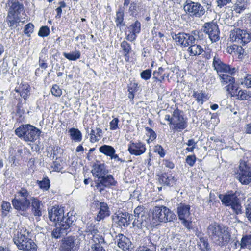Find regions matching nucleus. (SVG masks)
I'll return each instance as SVG.
<instances>
[{"label":"nucleus","instance_id":"27","mask_svg":"<svg viewBox=\"0 0 251 251\" xmlns=\"http://www.w3.org/2000/svg\"><path fill=\"white\" fill-rule=\"evenodd\" d=\"M99 151L101 153L110 157L116 152V151L113 147L107 145H104L100 147Z\"/></svg>","mask_w":251,"mask_h":251},{"label":"nucleus","instance_id":"59","mask_svg":"<svg viewBox=\"0 0 251 251\" xmlns=\"http://www.w3.org/2000/svg\"><path fill=\"white\" fill-rule=\"evenodd\" d=\"M144 208L143 206H138L136 207L134 211V216H144Z\"/></svg>","mask_w":251,"mask_h":251},{"label":"nucleus","instance_id":"43","mask_svg":"<svg viewBox=\"0 0 251 251\" xmlns=\"http://www.w3.org/2000/svg\"><path fill=\"white\" fill-rule=\"evenodd\" d=\"M128 29L129 31L138 34L141 30V24L138 21H136L134 24L128 27Z\"/></svg>","mask_w":251,"mask_h":251},{"label":"nucleus","instance_id":"13","mask_svg":"<svg viewBox=\"0 0 251 251\" xmlns=\"http://www.w3.org/2000/svg\"><path fill=\"white\" fill-rule=\"evenodd\" d=\"M212 66L215 70L219 73H228L231 75H233L236 72L235 68H231L229 65L224 63L218 56H214Z\"/></svg>","mask_w":251,"mask_h":251},{"label":"nucleus","instance_id":"14","mask_svg":"<svg viewBox=\"0 0 251 251\" xmlns=\"http://www.w3.org/2000/svg\"><path fill=\"white\" fill-rule=\"evenodd\" d=\"M146 151L145 144L140 141H131L128 144V151L131 155L140 156L145 153Z\"/></svg>","mask_w":251,"mask_h":251},{"label":"nucleus","instance_id":"38","mask_svg":"<svg viewBox=\"0 0 251 251\" xmlns=\"http://www.w3.org/2000/svg\"><path fill=\"white\" fill-rule=\"evenodd\" d=\"M125 216V214L122 213L121 215H118L115 218L116 222H117L118 225L121 227H126L128 226V223H127L126 218Z\"/></svg>","mask_w":251,"mask_h":251},{"label":"nucleus","instance_id":"9","mask_svg":"<svg viewBox=\"0 0 251 251\" xmlns=\"http://www.w3.org/2000/svg\"><path fill=\"white\" fill-rule=\"evenodd\" d=\"M184 10L190 16L201 17L205 13L204 7L198 2L187 0L184 5Z\"/></svg>","mask_w":251,"mask_h":251},{"label":"nucleus","instance_id":"55","mask_svg":"<svg viewBox=\"0 0 251 251\" xmlns=\"http://www.w3.org/2000/svg\"><path fill=\"white\" fill-rule=\"evenodd\" d=\"M154 151L155 152L157 153L161 157H163L165 155V151L159 145H157L155 146Z\"/></svg>","mask_w":251,"mask_h":251},{"label":"nucleus","instance_id":"53","mask_svg":"<svg viewBox=\"0 0 251 251\" xmlns=\"http://www.w3.org/2000/svg\"><path fill=\"white\" fill-rule=\"evenodd\" d=\"M145 130L147 132V135L149 137V139L151 141H153L156 138V134L155 132L151 128L146 127Z\"/></svg>","mask_w":251,"mask_h":251},{"label":"nucleus","instance_id":"18","mask_svg":"<svg viewBox=\"0 0 251 251\" xmlns=\"http://www.w3.org/2000/svg\"><path fill=\"white\" fill-rule=\"evenodd\" d=\"M31 211L34 216L40 217L42 215V201L36 198L31 197L30 199Z\"/></svg>","mask_w":251,"mask_h":251},{"label":"nucleus","instance_id":"61","mask_svg":"<svg viewBox=\"0 0 251 251\" xmlns=\"http://www.w3.org/2000/svg\"><path fill=\"white\" fill-rule=\"evenodd\" d=\"M240 0H237V2L236 3V8L235 10L236 11H238V12L240 13L241 11H242L246 8V5L244 3H240Z\"/></svg>","mask_w":251,"mask_h":251},{"label":"nucleus","instance_id":"3","mask_svg":"<svg viewBox=\"0 0 251 251\" xmlns=\"http://www.w3.org/2000/svg\"><path fill=\"white\" fill-rule=\"evenodd\" d=\"M18 194L20 198L12 200V205L21 215L25 216L30 205L31 195L26 189L24 188H22L18 192Z\"/></svg>","mask_w":251,"mask_h":251},{"label":"nucleus","instance_id":"32","mask_svg":"<svg viewBox=\"0 0 251 251\" xmlns=\"http://www.w3.org/2000/svg\"><path fill=\"white\" fill-rule=\"evenodd\" d=\"M171 35L177 45L184 47V32H179L178 34L171 33Z\"/></svg>","mask_w":251,"mask_h":251},{"label":"nucleus","instance_id":"56","mask_svg":"<svg viewBox=\"0 0 251 251\" xmlns=\"http://www.w3.org/2000/svg\"><path fill=\"white\" fill-rule=\"evenodd\" d=\"M119 121L117 118H114L110 122V129L112 130H115L119 128L118 124Z\"/></svg>","mask_w":251,"mask_h":251},{"label":"nucleus","instance_id":"5","mask_svg":"<svg viewBox=\"0 0 251 251\" xmlns=\"http://www.w3.org/2000/svg\"><path fill=\"white\" fill-rule=\"evenodd\" d=\"M152 218L156 222L165 223L175 220L176 216L168 207L159 205L153 208Z\"/></svg>","mask_w":251,"mask_h":251},{"label":"nucleus","instance_id":"17","mask_svg":"<svg viewBox=\"0 0 251 251\" xmlns=\"http://www.w3.org/2000/svg\"><path fill=\"white\" fill-rule=\"evenodd\" d=\"M117 239V245L124 251L129 250L131 247V242L130 239L122 234H119L116 236Z\"/></svg>","mask_w":251,"mask_h":251},{"label":"nucleus","instance_id":"58","mask_svg":"<svg viewBox=\"0 0 251 251\" xmlns=\"http://www.w3.org/2000/svg\"><path fill=\"white\" fill-rule=\"evenodd\" d=\"M196 157L195 155H189L186 158V162L191 167L194 166L196 162Z\"/></svg>","mask_w":251,"mask_h":251},{"label":"nucleus","instance_id":"29","mask_svg":"<svg viewBox=\"0 0 251 251\" xmlns=\"http://www.w3.org/2000/svg\"><path fill=\"white\" fill-rule=\"evenodd\" d=\"M24 10V6L23 4L20 3L18 1L12 3V5L9 8V11L13 12L14 15H18Z\"/></svg>","mask_w":251,"mask_h":251},{"label":"nucleus","instance_id":"39","mask_svg":"<svg viewBox=\"0 0 251 251\" xmlns=\"http://www.w3.org/2000/svg\"><path fill=\"white\" fill-rule=\"evenodd\" d=\"M164 71V69L159 67L158 70L154 71L153 73V78L160 82L164 79L165 74L162 75Z\"/></svg>","mask_w":251,"mask_h":251},{"label":"nucleus","instance_id":"54","mask_svg":"<svg viewBox=\"0 0 251 251\" xmlns=\"http://www.w3.org/2000/svg\"><path fill=\"white\" fill-rule=\"evenodd\" d=\"M141 78L145 80L149 79L151 76V70L150 69H147L140 74Z\"/></svg>","mask_w":251,"mask_h":251},{"label":"nucleus","instance_id":"47","mask_svg":"<svg viewBox=\"0 0 251 251\" xmlns=\"http://www.w3.org/2000/svg\"><path fill=\"white\" fill-rule=\"evenodd\" d=\"M121 47L124 53H130L131 52V47L126 41H123L121 43Z\"/></svg>","mask_w":251,"mask_h":251},{"label":"nucleus","instance_id":"8","mask_svg":"<svg viewBox=\"0 0 251 251\" xmlns=\"http://www.w3.org/2000/svg\"><path fill=\"white\" fill-rule=\"evenodd\" d=\"M80 239L74 236L64 237L61 240L60 251H77L79 249Z\"/></svg>","mask_w":251,"mask_h":251},{"label":"nucleus","instance_id":"48","mask_svg":"<svg viewBox=\"0 0 251 251\" xmlns=\"http://www.w3.org/2000/svg\"><path fill=\"white\" fill-rule=\"evenodd\" d=\"M230 206L236 214L238 215L242 213V206L239 202V200H236L234 204H232Z\"/></svg>","mask_w":251,"mask_h":251},{"label":"nucleus","instance_id":"35","mask_svg":"<svg viewBox=\"0 0 251 251\" xmlns=\"http://www.w3.org/2000/svg\"><path fill=\"white\" fill-rule=\"evenodd\" d=\"M145 216H135V219L133 222V226H137L138 228L147 226V222L145 220Z\"/></svg>","mask_w":251,"mask_h":251},{"label":"nucleus","instance_id":"41","mask_svg":"<svg viewBox=\"0 0 251 251\" xmlns=\"http://www.w3.org/2000/svg\"><path fill=\"white\" fill-rule=\"evenodd\" d=\"M198 237L200 240L199 244L201 249H202V248L208 249L209 247V245L206 237H204L201 233L199 234Z\"/></svg>","mask_w":251,"mask_h":251},{"label":"nucleus","instance_id":"20","mask_svg":"<svg viewBox=\"0 0 251 251\" xmlns=\"http://www.w3.org/2000/svg\"><path fill=\"white\" fill-rule=\"evenodd\" d=\"M220 80L223 85H227V90L229 91L230 90L234 89V83L235 79L232 76L228 75L227 74H222L219 75Z\"/></svg>","mask_w":251,"mask_h":251},{"label":"nucleus","instance_id":"50","mask_svg":"<svg viewBox=\"0 0 251 251\" xmlns=\"http://www.w3.org/2000/svg\"><path fill=\"white\" fill-rule=\"evenodd\" d=\"M50 32V29L47 26H43L40 28L38 35L42 37H47L49 35Z\"/></svg>","mask_w":251,"mask_h":251},{"label":"nucleus","instance_id":"26","mask_svg":"<svg viewBox=\"0 0 251 251\" xmlns=\"http://www.w3.org/2000/svg\"><path fill=\"white\" fill-rule=\"evenodd\" d=\"M31 232L26 228L22 227L20 229V231H18L14 234L13 239H25V238H30Z\"/></svg>","mask_w":251,"mask_h":251},{"label":"nucleus","instance_id":"4","mask_svg":"<svg viewBox=\"0 0 251 251\" xmlns=\"http://www.w3.org/2000/svg\"><path fill=\"white\" fill-rule=\"evenodd\" d=\"M15 134L23 138L25 141L34 142L39 136L41 132L35 127L28 124L22 125L16 129Z\"/></svg>","mask_w":251,"mask_h":251},{"label":"nucleus","instance_id":"34","mask_svg":"<svg viewBox=\"0 0 251 251\" xmlns=\"http://www.w3.org/2000/svg\"><path fill=\"white\" fill-rule=\"evenodd\" d=\"M145 216H135V219L133 222V226H137L138 228L147 226V222L145 220Z\"/></svg>","mask_w":251,"mask_h":251},{"label":"nucleus","instance_id":"19","mask_svg":"<svg viewBox=\"0 0 251 251\" xmlns=\"http://www.w3.org/2000/svg\"><path fill=\"white\" fill-rule=\"evenodd\" d=\"M190 206L189 204L180 203L177 207V212L179 220L188 218L190 215Z\"/></svg>","mask_w":251,"mask_h":251},{"label":"nucleus","instance_id":"10","mask_svg":"<svg viewBox=\"0 0 251 251\" xmlns=\"http://www.w3.org/2000/svg\"><path fill=\"white\" fill-rule=\"evenodd\" d=\"M203 31L208 34L212 42H216L220 39V30L217 24L213 23H205L202 27Z\"/></svg>","mask_w":251,"mask_h":251},{"label":"nucleus","instance_id":"42","mask_svg":"<svg viewBox=\"0 0 251 251\" xmlns=\"http://www.w3.org/2000/svg\"><path fill=\"white\" fill-rule=\"evenodd\" d=\"M12 11H8L6 18V22L9 25V26L12 28L15 24L16 23L15 20V15H14Z\"/></svg>","mask_w":251,"mask_h":251},{"label":"nucleus","instance_id":"22","mask_svg":"<svg viewBox=\"0 0 251 251\" xmlns=\"http://www.w3.org/2000/svg\"><path fill=\"white\" fill-rule=\"evenodd\" d=\"M100 211L97 215V220L100 221L110 215V211L107 203L100 202L99 204Z\"/></svg>","mask_w":251,"mask_h":251},{"label":"nucleus","instance_id":"12","mask_svg":"<svg viewBox=\"0 0 251 251\" xmlns=\"http://www.w3.org/2000/svg\"><path fill=\"white\" fill-rule=\"evenodd\" d=\"M117 182L113 176L110 174H106L102 176L96 183V187L100 192L104 190L105 188H110L116 185Z\"/></svg>","mask_w":251,"mask_h":251},{"label":"nucleus","instance_id":"64","mask_svg":"<svg viewBox=\"0 0 251 251\" xmlns=\"http://www.w3.org/2000/svg\"><path fill=\"white\" fill-rule=\"evenodd\" d=\"M159 239V237L158 234H153L150 236L151 242L153 245H156V243L158 241Z\"/></svg>","mask_w":251,"mask_h":251},{"label":"nucleus","instance_id":"15","mask_svg":"<svg viewBox=\"0 0 251 251\" xmlns=\"http://www.w3.org/2000/svg\"><path fill=\"white\" fill-rule=\"evenodd\" d=\"M93 176L95 178V182L96 183L102 176L108 173V170L103 163H95L92 167L91 171Z\"/></svg>","mask_w":251,"mask_h":251},{"label":"nucleus","instance_id":"31","mask_svg":"<svg viewBox=\"0 0 251 251\" xmlns=\"http://www.w3.org/2000/svg\"><path fill=\"white\" fill-rule=\"evenodd\" d=\"M240 33L242 34L244 33V30H241L239 28H236L230 32V38L232 42L239 43Z\"/></svg>","mask_w":251,"mask_h":251},{"label":"nucleus","instance_id":"40","mask_svg":"<svg viewBox=\"0 0 251 251\" xmlns=\"http://www.w3.org/2000/svg\"><path fill=\"white\" fill-rule=\"evenodd\" d=\"M251 39V36L246 30H244V33H241L240 36V40L239 44L244 45L249 43Z\"/></svg>","mask_w":251,"mask_h":251},{"label":"nucleus","instance_id":"57","mask_svg":"<svg viewBox=\"0 0 251 251\" xmlns=\"http://www.w3.org/2000/svg\"><path fill=\"white\" fill-rule=\"evenodd\" d=\"M241 83L243 84H245V85L247 88H251V75H247L246 76L244 77V80Z\"/></svg>","mask_w":251,"mask_h":251},{"label":"nucleus","instance_id":"60","mask_svg":"<svg viewBox=\"0 0 251 251\" xmlns=\"http://www.w3.org/2000/svg\"><path fill=\"white\" fill-rule=\"evenodd\" d=\"M92 250L94 251H105L103 247L99 243H95L91 246Z\"/></svg>","mask_w":251,"mask_h":251},{"label":"nucleus","instance_id":"23","mask_svg":"<svg viewBox=\"0 0 251 251\" xmlns=\"http://www.w3.org/2000/svg\"><path fill=\"white\" fill-rule=\"evenodd\" d=\"M125 8L121 6H119L118 10L116 12L115 23L118 27L125 26L124 22Z\"/></svg>","mask_w":251,"mask_h":251},{"label":"nucleus","instance_id":"44","mask_svg":"<svg viewBox=\"0 0 251 251\" xmlns=\"http://www.w3.org/2000/svg\"><path fill=\"white\" fill-rule=\"evenodd\" d=\"M37 183L40 188L47 190L50 186V182L48 178H44L42 181H38Z\"/></svg>","mask_w":251,"mask_h":251},{"label":"nucleus","instance_id":"36","mask_svg":"<svg viewBox=\"0 0 251 251\" xmlns=\"http://www.w3.org/2000/svg\"><path fill=\"white\" fill-rule=\"evenodd\" d=\"M63 56L69 60L75 61L80 57V52L78 50L72 51L70 53H63Z\"/></svg>","mask_w":251,"mask_h":251},{"label":"nucleus","instance_id":"6","mask_svg":"<svg viewBox=\"0 0 251 251\" xmlns=\"http://www.w3.org/2000/svg\"><path fill=\"white\" fill-rule=\"evenodd\" d=\"M237 178L243 185H248L251 182V164L247 158L240 160L237 171Z\"/></svg>","mask_w":251,"mask_h":251},{"label":"nucleus","instance_id":"51","mask_svg":"<svg viewBox=\"0 0 251 251\" xmlns=\"http://www.w3.org/2000/svg\"><path fill=\"white\" fill-rule=\"evenodd\" d=\"M34 25L32 23H28L24 27V33L28 37H30L31 34L33 32Z\"/></svg>","mask_w":251,"mask_h":251},{"label":"nucleus","instance_id":"16","mask_svg":"<svg viewBox=\"0 0 251 251\" xmlns=\"http://www.w3.org/2000/svg\"><path fill=\"white\" fill-rule=\"evenodd\" d=\"M219 198L221 200L222 204L226 206H230L238 199L234 193H227L225 195L220 194Z\"/></svg>","mask_w":251,"mask_h":251},{"label":"nucleus","instance_id":"21","mask_svg":"<svg viewBox=\"0 0 251 251\" xmlns=\"http://www.w3.org/2000/svg\"><path fill=\"white\" fill-rule=\"evenodd\" d=\"M158 176L159 182L164 185L173 186L176 181L175 178L171 174L165 173L158 175Z\"/></svg>","mask_w":251,"mask_h":251},{"label":"nucleus","instance_id":"45","mask_svg":"<svg viewBox=\"0 0 251 251\" xmlns=\"http://www.w3.org/2000/svg\"><path fill=\"white\" fill-rule=\"evenodd\" d=\"M10 209H11L10 203L9 202L3 201L1 205L2 216L3 217H6Z\"/></svg>","mask_w":251,"mask_h":251},{"label":"nucleus","instance_id":"33","mask_svg":"<svg viewBox=\"0 0 251 251\" xmlns=\"http://www.w3.org/2000/svg\"><path fill=\"white\" fill-rule=\"evenodd\" d=\"M30 87L28 84H22L20 88V95L25 100L30 95Z\"/></svg>","mask_w":251,"mask_h":251},{"label":"nucleus","instance_id":"49","mask_svg":"<svg viewBox=\"0 0 251 251\" xmlns=\"http://www.w3.org/2000/svg\"><path fill=\"white\" fill-rule=\"evenodd\" d=\"M246 216L251 222V198L248 199L246 204Z\"/></svg>","mask_w":251,"mask_h":251},{"label":"nucleus","instance_id":"24","mask_svg":"<svg viewBox=\"0 0 251 251\" xmlns=\"http://www.w3.org/2000/svg\"><path fill=\"white\" fill-rule=\"evenodd\" d=\"M240 245L241 248L242 249H249L251 248V234L243 235L240 242L237 241L235 243V245L237 246V244Z\"/></svg>","mask_w":251,"mask_h":251},{"label":"nucleus","instance_id":"37","mask_svg":"<svg viewBox=\"0 0 251 251\" xmlns=\"http://www.w3.org/2000/svg\"><path fill=\"white\" fill-rule=\"evenodd\" d=\"M184 47H189L196 42V38L194 37V35H190L189 33L184 32Z\"/></svg>","mask_w":251,"mask_h":251},{"label":"nucleus","instance_id":"30","mask_svg":"<svg viewBox=\"0 0 251 251\" xmlns=\"http://www.w3.org/2000/svg\"><path fill=\"white\" fill-rule=\"evenodd\" d=\"M192 96L196 99V100L198 103L203 104V102L208 99L207 95L205 93L202 91H194Z\"/></svg>","mask_w":251,"mask_h":251},{"label":"nucleus","instance_id":"11","mask_svg":"<svg viewBox=\"0 0 251 251\" xmlns=\"http://www.w3.org/2000/svg\"><path fill=\"white\" fill-rule=\"evenodd\" d=\"M17 248L24 251H36L37 246L30 238L13 239Z\"/></svg>","mask_w":251,"mask_h":251},{"label":"nucleus","instance_id":"46","mask_svg":"<svg viewBox=\"0 0 251 251\" xmlns=\"http://www.w3.org/2000/svg\"><path fill=\"white\" fill-rule=\"evenodd\" d=\"M238 99L240 100H247L251 97V94L246 90H240L238 93Z\"/></svg>","mask_w":251,"mask_h":251},{"label":"nucleus","instance_id":"25","mask_svg":"<svg viewBox=\"0 0 251 251\" xmlns=\"http://www.w3.org/2000/svg\"><path fill=\"white\" fill-rule=\"evenodd\" d=\"M187 50L190 55L196 56L201 54L203 52V49L200 45L196 44L195 43L189 46Z\"/></svg>","mask_w":251,"mask_h":251},{"label":"nucleus","instance_id":"62","mask_svg":"<svg viewBox=\"0 0 251 251\" xmlns=\"http://www.w3.org/2000/svg\"><path fill=\"white\" fill-rule=\"evenodd\" d=\"M188 218H185L184 219H180L181 223L184 226L188 229L190 230L192 228L191 225L192 222L187 220Z\"/></svg>","mask_w":251,"mask_h":251},{"label":"nucleus","instance_id":"63","mask_svg":"<svg viewBox=\"0 0 251 251\" xmlns=\"http://www.w3.org/2000/svg\"><path fill=\"white\" fill-rule=\"evenodd\" d=\"M130 31V33L129 34H127L126 36V39L128 40V41H130L131 42L132 41H134L136 38V34L135 33H134L133 32H132L131 31Z\"/></svg>","mask_w":251,"mask_h":251},{"label":"nucleus","instance_id":"28","mask_svg":"<svg viewBox=\"0 0 251 251\" xmlns=\"http://www.w3.org/2000/svg\"><path fill=\"white\" fill-rule=\"evenodd\" d=\"M71 139L75 142H80L82 140V134L81 132L76 128H71L69 130Z\"/></svg>","mask_w":251,"mask_h":251},{"label":"nucleus","instance_id":"52","mask_svg":"<svg viewBox=\"0 0 251 251\" xmlns=\"http://www.w3.org/2000/svg\"><path fill=\"white\" fill-rule=\"evenodd\" d=\"M51 94L55 97H60L62 95V90L59 86L54 84L51 89Z\"/></svg>","mask_w":251,"mask_h":251},{"label":"nucleus","instance_id":"7","mask_svg":"<svg viewBox=\"0 0 251 251\" xmlns=\"http://www.w3.org/2000/svg\"><path fill=\"white\" fill-rule=\"evenodd\" d=\"M187 126V122L184 119L183 112L177 108L173 113L170 128L175 131H180Z\"/></svg>","mask_w":251,"mask_h":251},{"label":"nucleus","instance_id":"2","mask_svg":"<svg viewBox=\"0 0 251 251\" xmlns=\"http://www.w3.org/2000/svg\"><path fill=\"white\" fill-rule=\"evenodd\" d=\"M207 233L215 245L226 247L231 240V230L229 227L216 222H212L207 227Z\"/></svg>","mask_w":251,"mask_h":251},{"label":"nucleus","instance_id":"1","mask_svg":"<svg viewBox=\"0 0 251 251\" xmlns=\"http://www.w3.org/2000/svg\"><path fill=\"white\" fill-rule=\"evenodd\" d=\"M64 209L59 206H53L49 211V218L50 221L55 222V228L51 232L52 237L58 239L67 235L72 230L73 226L76 222L75 217L67 213L64 216Z\"/></svg>","mask_w":251,"mask_h":251}]
</instances>
